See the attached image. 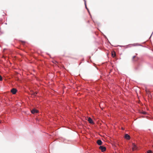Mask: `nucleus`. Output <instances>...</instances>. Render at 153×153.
Listing matches in <instances>:
<instances>
[{
  "mask_svg": "<svg viewBox=\"0 0 153 153\" xmlns=\"http://www.w3.org/2000/svg\"><path fill=\"white\" fill-rule=\"evenodd\" d=\"M125 138L127 140H129L130 139V136L128 134H126L125 135Z\"/></svg>",
  "mask_w": 153,
  "mask_h": 153,
  "instance_id": "6",
  "label": "nucleus"
},
{
  "mask_svg": "<svg viewBox=\"0 0 153 153\" xmlns=\"http://www.w3.org/2000/svg\"><path fill=\"white\" fill-rule=\"evenodd\" d=\"M88 121L90 123L92 124L93 123V120L90 117H89L88 118Z\"/></svg>",
  "mask_w": 153,
  "mask_h": 153,
  "instance_id": "7",
  "label": "nucleus"
},
{
  "mask_svg": "<svg viewBox=\"0 0 153 153\" xmlns=\"http://www.w3.org/2000/svg\"><path fill=\"white\" fill-rule=\"evenodd\" d=\"M99 149L102 152L105 151L106 150V148L105 147L102 146H100L99 147Z\"/></svg>",
  "mask_w": 153,
  "mask_h": 153,
  "instance_id": "1",
  "label": "nucleus"
},
{
  "mask_svg": "<svg viewBox=\"0 0 153 153\" xmlns=\"http://www.w3.org/2000/svg\"><path fill=\"white\" fill-rule=\"evenodd\" d=\"M84 0V1H85V6L86 8L88 10V9L87 8V6H86V4L85 1V0Z\"/></svg>",
  "mask_w": 153,
  "mask_h": 153,
  "instance_id": "13",
  "label": "nucleus"
},
{
  "mask_svg": "<svg viewBox=\"0 0 153 153\" xmlns=\"http://www.w3.org/2000/svg\"><path fill=\"white\" fill-rule=\"evenodd\" d=\"M146 91L147 94L148 95H152L153 94L151 93L148 90H146Z\"/></svg>",
  "mask_w": 153,
  "mask_h": 153,
  "instance_id": "8",
  "label": "nucleus"
},
{
  "mask_svg": "<svg viewBox=\"0 0 153 153\" xmlns=\"http://www.w3.org/2000/svg\"><path fill=\"white\" fill-rule=\"evenodd\" d=\"M132 150L133 151L137 149V147L134 143H132Z\"/></svg>",
  "mask_w": 153,
  "mask_h": 153,
  "instance_id": "2",
  "label": "nucleus"
},
{
  "mask_svg": "<svg viewBox=\"0 0 153 153\" xmlns=\"http://www.w3.org/2000/svg\"><path fill=\"white\" fill-rule=\"evenodd\" d=\"M152 147H153V145L152 146Z\"/></svg>",
  "mask_w": 153,
  "mask_h": 153,
  "instance_id": "17",
  "label": "nucleus"
},
{
  "mask_svg": "<svg viewBox=\"0 0 153 153\" xmlns=\"http://www.w3.org/2000/svg\"><path fill=\"white\" fill-rule=\"evenodd\" d=\"M55 62H56V63H57V62L56 61H54V62H53L54 63H55Z\"/></svg>",
  "mask_w": 153,
  "mask_h": 153,
  "instance_id": "15",
  "label": "nucleus"
},
{
  "mask_svg": "<svg viewBox=\"0 0 153 153\" xmlns=\"http://www.w3.org/2000/svg\"><path fill=\"white\" fill-rule=\"evenodd\" d=\"M2 76L0 75V81H2Z\"/></svg>",
  "mask_w": 153,
  "mask_h": 153,
  "instance_id": "11",
  "label": "nucleus"
},
{
  "mask_svg": "<svg viewBox=\"0 0 153 153\" xmlns=\"http://www.w3.org/2000/svg\"><path fill=\"white\" fill-rule=\"evenodd\" d=\"M147 153H152V151L150 150H149L147 152Z\"/></svg>",
  "mask_w": 153,
  "mask_h": 153,
  "instance_id": "10",
  "label": "nucleus"
},
{
  "mask_svg": "<svg viewBox=\"0 0 153 153\" xmlns=\"http://www.w3.org/2000/svg\"><path fill=\"white\" fill-rule=\"evenodd\" d=\"M1 121L0 120V123H1Z\"/></svg>",
  "mask_w": 153,
  "mask_h": 153,
  "instance_id": "16",
  "label": "nucleus"
},
{
  "mask_svg": "<svg viewBox=\"0 0 153 153\" xmlns=\"http://www.w3.org/2000/svg\"><path fill=\"white\" fill-rule=\"evenodd\" d=\"M31 112L32 114H34L35 113H37L38 112V111L36 110V109H32L31 111Z\"/></svg>",
  "mask_w": 153,
  "mask_h": 153,
  "instance_id": "4",
  "label": "nucleus"
},
{
  "mask_svg": "<svg viewBox=\"0 0 153 153\" xmlns=\"http://www.w3.org/2000/svg\"><path fill=\"white\" fill-rule=\"evenodd\" d=\"M17 90L16 89L13 88L11 90V92L13 94H16L17 92Z\"/></svg>",
  "mask_w": 153,
  "mask_h": 153,
  "instance_id": "3",
  "label": "nucleus"
},
{
  "mask_svg": "<svg viewBox=\"0 0 153 153\" xmlns=\"http://www.w3.org/2000/svg\"><path fill=\"white\" fill-rule=\"evenodd\" d=\"M135 57H136V56H133V58H132V60H134V58H135Z\"/></svg>",
  "mask_w": 153,
  "mask_h": 153,
  "instance_id": "14",
  "label": "nucleus"
},
{
  "mask_svg": "<svg viewBox=\"0 0 153 153\" xmlns=\"http://www.w3.org/2000/svg\"><path fill=\"white\" fill-rule=\"evenodd\" d=\"M97 143L98 145H101L102 144V142L101 140H97Z\"/></svg>",
  "mask_w": 153,
  "mask_h": 153,
  "instance_id": "5",
  "label": "nucleus"
},
{
  "mask_svg": "<svg viewBox=\"0 0 153 153\" xmlns=\"http://www.w3.org/2000/svg\"><path fill=\"white\" fill-rule=\"evenodd\" d=\"M112 56L113 57H114L115 56V52L112 53Z\"/></svg>",
  "mask_w": 153,
  "mask_h": 153,
  "instance_id": "9",
  "label": "nucleus"
},
{
  "mask_svg": "<svg viewBox=\"0 0 153 153\" xmlns=\"http://www.w3.org/2000/svg\"><path fill=\"white\" fill-rule=\"evenodd\" d=\"M142 113L143 114H146V112H145V111H143V112H142Z\"/></svg>",
  "mask_w": 153,
  "mask_h": 153,
  "instance_id": "12",
  "label": "nucleus"
}]
</instances>
